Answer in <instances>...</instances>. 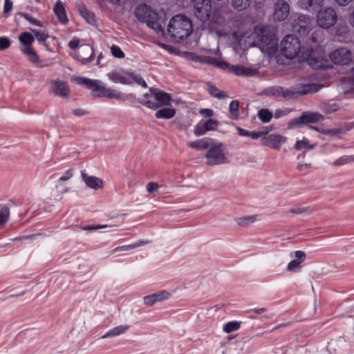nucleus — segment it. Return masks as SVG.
Returning <instances> with one entry per match:
<instances>
[{"label": "nucleus", "mask_w": 354, "mask_h": 354, "mask_svg": "<svg viewBox=\"0 0 354 354\" xmlns=\"http://www.w3.org/2000/svg\"><path fill=\"white\" fill-rule=\"evenodd\" d=\"M339 109V105L335 102L324 103L322 105V110L326 113H331Z\"/></svg>", "instance_id": "79ce46f5"}, {"label": "nucleus", "mask_w": 354, "mask_h": 354, "mask_svg": "<svg viewBox=\"0 0 354 354\" xmlns=\"http://www.w3.org/2000/svg\"><path fill=\"white\" fill-rule=\"evenodd\" d=\"M131 72L112 71L106 74L109 80L114 83L131 84Z\"/></svg>", "instance_id": "6ab92c4d"}, {"label": "nucleus", "mask_w": 354, "mask_h": 354, "mask_svg": "<svg viewBox=\"0 0 354 354\" xmlns=\"http://www.w3.org/2000/svg\"><path fill=\"white\" fill-rule=\"evenodd\" d=\"M257 221L256 215H250L239 217L235 219L236 223L243 227H246Z\"/></svg>", "instance_id": "c756f323"}, {"label": "nucleus", "mask_w": 354, "mask_h": 354, "mask_svg": "<svg viewBox=\"0 0 354 354\" xmlns=\"http://www.w3.org/2000/svg\"><path fill=\"white\" fill-rule=\"evenodd\" d=\"M135 15L139 21L145 23L149 28L156 32L164 34V26L167 19L163 12H157L151 6L141 4L136 8Z\"/></svg>", "instance_id": "7ed1b4c3"}, {"label": "nucleus", "mask_w": 354, "mask_h": 354, "mask_svg": "<svg viewBox=\"0 0 354 354\" xmlns=\"http://www.w3.org/2000/svg\"><path fill=\"white\" fill-rule=\"evenodd\" d=\"M324 120L323 115L317 113L304 112L299 118L290 122L289 125L292 128L300 127L301 124L315 123Z\"/></svg>", "instance_id": "2eb2a0df"}, {"label": "nucleus", "mask_w": 354, "mask_h": 354, "mask_svg": "<svg viewBox=\"0 0 354 354\" xmlns=\"http://www.w3.org/2000/svg\"><path fill=\"white\" fill-rule=\"evenodd\" d=\"M52 90L55 95L66 97L68 95V87L66 82L61 80L51 82Z\"/></svg>", "instance_id": "4be33fe9"}, {"label": "nucleus", "mask_w": 354, "mask_h": 354, "mask_svg": "<svg viewBox=\"0 0 354 354\" xmlns=\"http://www.w3.org/2000/svg\"><path fill=\"white\" fill-rule=\"evenodd\" d=\"M153 295L156 302L168 299L171 296V294L167 290L158 291Z\"/></svg>", "instance_id": "37998d69"}, {"label": "nucleus", "mask_w": 354, "mask_h": 354, "mask_svg": "<svg viewBox=\"0 0 354 354\" xmlns=\"http://www.w3.org/2000/svg\"><path fill=\"white\" fill-rule=\"evenodd\" d=\"M349 28L346 25H339L336 28L335 35L339 37H344L348 32Z\"/></svg>", "instance_id": "de8ad7c7"}, {"label": "nucleus", "mask_w": 354, "mask_h": 354, "mask_svg": "<svg viewBox=\"0 0 354 354\" xmlns=\"http://www.w3.org/2000/svg\"><path fill=\"white\" fill-rule=\"evenodd\" d=\"M78 11L80 15L90 24L94 25L95 23V18L94 15L88 11L86 8L81 4L78 6Z\"/></svg>", "instance_id": "cd10ccee"}, {"label": "nucleus", "mask_w": 354, "mask_h": 354, "mask_svg": "<svg viewBox=\"0 0 354 354\" xmlns=\"http://www.w3.org/2000/svg\"><path fill=\"white\" fill-rule=\"evenodd\" d=\"M245 37L249 46L258 45L262 48L271 49L277 45L274 30L271 26H258L248 37Z\"/></svg>", "instance_id": "20e7f679"}, {"label": "nucleus", "mask_w": 354, "mask_h": 354, "mask_svg": "<svg viewBox=\"0 0 354 354\" xmlns=\"http://www.w3.org/2000/svg\"><path fill=\"white\" fill-rule=\"evenodd\" d=\"M71 55L83 64L89 63L94 59L93 48L87 44L80 46L77 50L74 51Z\"/></svg>", "instance_id": "dca6fc26"}, {"label": "nucleus", "mask_w": 354, "mask_h": 354, "mask_svg": "<svg viewBox=\"0 0 354 354\" xmlns=\"http://www.w3.org/2000/svg\"><path fill=\"white\" fill-rule=\"evenodd\" d=\"M205 123L209 131H214L218 127V122L214 119L205 120Z\"/></svg>", "instance_id": "603ef678"}, {"label": "nucleus", "mask_w": 354, "mask_h": 354, "mask_svg": "<svg viewBox=\"0 0 354 354\" xmlns=\"http://www.w3.org/2000/svg\"><path fill=\"white\" fill-rule=\"evenodd\" d=\"M329 58L334 64L344 66L352 62L353 55L348 48L341 47L331 52Z\"/></svg>", "instance_id": "f8f14e48"}, {"label": "nucleus", "mask_w": 354, "mask_h": 354, "mask_svg": "<svg viewBox=\"0 0 354 354\" xmlns=\"http://www.w3.org/2000/svg\"><path fill=\"white\" fill-rule=\"evenodd\" d=\"M32 33L34 34L35 38L39 41V43L42 44L43 45L47 46L46 44V40L48 37V35L44 31H39L37 30H31Z\"/></svg>", "instance_id": "a19ab883"}, {"label": "nucleus", "mask_w": 354, "mask_h": 354, "mask_svg": "<svg viewBox=\"0 0 354 354\" xmlns=\"http://www.w3.org/2000/svg\"><path fill=\"white\" fill-rule=\"evenodd\" d=\"M53 11L61 22L66 23L68 21V18L66 14L64 7L63 6L62 2L60 0H58L55 3L53 8Z\"/></svg>", "instance_id": "a878e982"}, {"label": "nucleus", "mask_w": 354, "mask_h": 354, "mask_svg": "<svg viewBox=\"0 0 354 354\" xmlns=\"http://www.w3.org/2000/svg\"><path fill=\"white\" fill-rule=\"evenodd\" d=\"M79 44H80V40L77 37H73L69 42L68 44V46L70 47V48L71 49H73V50H76L78 46H79Z\"/></svg>", "instance_id": "e2e57ef3"}, {"label": "nucleus", "mask_w": 354, "mask_h": 354, "mask_svg": "<svg viewBox=\"0 0 354 354\" xmlns=\"http://www.w3.org/2000/svg\"><path fill=\"white\" fill-rule=\"evenodd\" d=\"M77 81L80 84L84 85L86 87L91 89L94 95L116 100L122 97L120 92L111 88H106L100 80L80 77Z\"/></svg>", "instance_id": "6e6552de"}, {"label": "nucleus", "mask_w": 354, "mask_h": 354, "mask_svg": "<svg viewBox=\"0 0 354 354\" xmlns=\"http://www.w3.org/2000/svg\"><path fill=\"white\" fill-rule=\"evenodd\" d=\"M19 15H21L22 17H24L25 19H26L32 25L37 26L39 27L43 26L42 24L39 21H38L37 19L32 17L28 13L20 12Z\"/></svg>", "instance_id": "a18cd8bd"}, {"label": "nucleus", "mask_w": 354, "mask_h": 354, "mask_svg": "<svg viewBox=\"0 0 354 354\" xmlns=\"http://www.w3.org/2000/svg\"><path fill=\"white\" fill-rule=\"evenodd\" d=\"M230 71L238 76L252 77L257 74V70L256 69L239 65L231 66Z\"/></svg>", "instance_id": "b1692460"}, {"label": "nucleus", "mask_w": 354, "mask_h": 354, "mask_svg": "<svg viewBox=\"0 0 354 354\" xmlns=\"http://www.w3.org/2000/svg\"><path fill=\"white\" fill-rule=\"evenodd\" d=\"M354 162V154L350 156H343L336 159L333 165L335 166H342L348 163Z\"/></svg>", "instance_id": "4c0bfd02"}, {"label": "nucleus", "mask_w": 354, "mask_h": 354, "mask_svg": "<svg viewBox=\"0 0 354 354\" xmlns=\"http://www.w3.org/2000/svg\"><path fill=\"white\" fill-rule=\"evenodd\" d=\"M295 259L290 261L287 266L286 270L289 272H298L301 267V263L305 261L306 253L302 250H297L295 252Z\"/></svg>", "instance_id": "aec40b11"}, {"label": "nucleus", "mask_w": 354, "mask_h": 354, "mask_svg": "<svg viewBox=\"0 0 354 354\" xmlns=\"http://www.w3.org/2000/svg\"><path fill=\"white\" fill-rule=\"evenodd\" d=\"M322 87L321 84L313 83L308 80H301L292 87V96L295 97L296 95L315 93Z\"/></svg>", "instance_id": "9b49d317"}, {"label": "nucleus", "mask_w": 354, "mask_h": 354, "mask_svg": "<svg viewBox=\"0 0 354 354\" xmlns=\"http://www.w3.org/2000/svg\"><path fill=\"white\" fill-rule=\"evenodd\" d=\"M199 113L205 118H210L213 115L214 111L210 109H201Z\"/></svg>", "instance_id": "052dcab7"}, {"label": "nucleus", "mask_w": 354, "mask_h": 354, "mask_svg": "<svg viewBox=\"0 0 354 354\" xmlns=\"http://www.w3.org/2000/svg\"><path fill=\"white\" fill-rule=\"evenodd\" d=\"M214 140L209 138H204L188 142V146L192 149L198 150H207L210 147Z\"/></svg>", "instance_id": "393cba45"}, {"label": "nucleus", "mask_w": 354, "mask_h": 354, "mask_svg": "<svg viewBox=\"0 0 354 354\" xmlns=\"http://www.w3.org/2000/svg\"><path fill=\"white\" fill-rule=\"evenodd\" d=\"M205 163L208 166L228 164L230 162L229 152L226 147L221 142L214 140L205 155Z\"/></svg>", "instance_id": "423d86ee"}, {"label": "nucleus", "mask_w": 354, "mask_h": 354, "mask_svg": "<svg viewBox=\"0 0 354 354\" xmlns=\"http://www.w3.org/2000/svg\"><path fill=\"white\" fill-rule=\"evenodd\" d=\"M251 0H231L232 7L237 11H243L250 6Z\"/></svg>", "instance_id": "7c9ffc66"}, {"label": "nucleus", "mask_w": 354, "mask_h": 354, "mask_svg": "<svg viewBox=\"0 0 354 354\" xmlns=\"http://www.w3.org/2000/svg\"><path fill=\"white\" fill-rule=\"evenodd\" d=\"M315 145L309 144L307 139L304 138L301 140H297L295 145V148L297 150H312L315 148Z\"/></svg>", "instance_id": "c9c22d12"}, {"label": "nucleus", "mask_w": 354, "mask_h": 354, "mask_svg": "<svg viewBox=\"0 0 354 354\" xmlns=\"http://www.w3.org/2000/svg\"><path fill=\"white\" fill-rule=\"evenodd\" d=\"M290 11V5L284 0H278L274 4L272 17L274 21L281 22L288 19Z\"/></svg>", "instance_id": "ddd939ff"}, {"label": "nucleus", "mask_w": 354, "mask_h": 354, "mask_svg": "<svg viewBox=\"0 0 354 354\" xmlns=\"http://www.w3.org/2000/svg\"><path fill=\"white\" fill-rule=\"evenodd\" d=\"M240 328V322H230L223 326V330L230 333L233 331L237 330Z\"/></svg>", "instance_id": "c03bdc74"}, {"label": "nucleus", "mask_w": 354, "mask_h": 354, "mask_svg": "<svg viewBox=\"0 0 354 354\" xmlns=\"http://www.w3.org/2000/svg\"><path fill=\"white\" fill-rule=\"evenodd\" d=\"M239 102L237 100H233L230 102L229 106V111L231 118L237 119L239 118Z\"/></svg>", "instance_id": "58836bf2"}, {"label": "nucleus", "mask_w": 354, "mask_h": 354, "mask_svg": "<svg viewBox=\"0 0 354 354\" xmlns=\"http://www.w3.org/2000/svg\"><path fill=\"white\" fill-rule=\"evenodd\" d=\"M171 101L169 93L156 88H150L149 92L138 99V102L151 109H158L160 106H169Z\"/></svg>", "instance_id": "0eeeda50"}, {"label": "nucleus", "mask_w": 354, "mask_h": 354, "mask_svg": "<svg viewBox=\"0 0 354 354\" xmlns=\"http://www.w3.org/2000/svg\"><path fill=\"white\" fill-rule=\"evenodd\" d=\"M19 41L21 44L20 51L28 57V59L32 64L39 67H44L46 65L43 64L40 60L37 52L32 48V44L35 41L34 35L29 32H23L19 35Z\"/></svg>", "instance_id": "1a4fd4ad"}, {"label": "nucleus", "mask_w": 354, "mask_h": 354, "mask_svg": "<svg viewBox=\"0 0 354 354\" xmlns=\"http://www.w3.org/2000/svg\"><path fill=\"white\" fill-rule=\"evenodd\" d=\"M266 312H267V309L265 308H260L254 309L253 310L254 315H251L250 317L255 319V318H257V315H263L264 313H266Z\"/></svg>", "instance_id": "338daca9"}, {"label": "nucleus", "mask_w": 354, "mask_h": 354, "mask_svg": "<svg viewBox=\"0 0 354 354\" xmlns=\"http://www.w3.org/2000/svg\"><path fill=\"white\" fill-rule=\"evenodd\" d=\"M12 9V2L10 0H5L3 13H9Z\"/></svg>", "instance_id": "680f3d73"}, {"label": "nucleus", "mask_w": 354, "mask_h": 354, "mask_svg": "<svg viewBox=\"0 0 354 354\" xmlns=\"http://www.w3.org/2000/svg\"><path fill=\"white\" fill-rule=\"evenodd\" d=\"M131 84L133 82V81L136 82L138 84L140 85L141 86H142L143 88H147V84L146 83V82L145 81V80L141 77L140 76L133 73H131Z\"/></svg>", "instance_id": "49530a36"}, {"label": "nucleus", "mask_w": 354, "mask_h": 354, "mask_svg": "<svg viewBox=\"0 0 354 354\" xmlns=\"http://www.w3.org/2000/svg\"><path fill=\"white\" fill-rule=\"evenodd\" d=\"M209 131L205 121L201 120L194 126V133L196 136H201Z\"/></svg>", "instance_id": "f704fd0d"}, {"label": "nucleus", "mask_w": 354, "mask_h": 354, "mask_svg": "<svg viewBox=\"0 0 354 354\" xmlns=\"http://www.w3.org/2000/svg\"><path fill=\"white\" fill-rule=\"evenodd\" d=\"M131 249H134L133 243L127 245L118 246L114 249L113 252L127 251Z\"/></svg>", "instance_id": "0e129e2a"}, {"label": "nucleus", "mask_w": 354, "mask_h": 354, "mask_svg": "<svg viewBox=\"0 0 354 354\" xmlns=\"http://www.w3.org/2000/svg\"><path fill=\"white\" fill-rule=\"evenodd\" d=\"M109 227H111V226L108 225H87V226L82 227L81 228L82 230L91 231V230H100V229H104V228H107Z\"/></svg>", "instance_id": "8fccbe9b"}, {"label": "nucleus", "mask_w": 354, "mask_h": 354, "mask_svg": "<svg viewBox=\"0 0 354 354\" xmlns=\"http://www.w3.org/2000/svg\"><path fill=\"white\" fill-rule=\"evenodd\" d=\"M348 22L350 25L354 28V8L352 9L351 12L348 15Z\"/></svg>", "instance_id": "774afa93"}, {"label": "nucleus", "mask_w": 354, "mask_h": 354, "mask_svg": "<svg viewBox=\"0 0 354 354\" xmlns=\"http://www.w3.org/2000/svg\"><path fill=\"white\" fill-rule=\"evenodd\" d=\"M146 189L149 193H153L158 189V185L156 183L150 182L147 184Z\"/></svg>", "instance_id": "6e6d98bb"}, {"label": "nucleus", "mask_w": 354, "mask_h": 354, "mask_svg": "<svg viewBox=\"0 0 354 354\" xmlns=\"http://www.w3.org/2000/svg\"><path fill=\"white\" fill-rule=\"evenodd\" d=\"M324 0H299L297 4L301 9L311 12L316 11L324 5Z\"/></svg>", "instance_id": "5701e85b"}, {"label": "nucleus", "mask_w": 354, "mask_h": 354, "mask_svg": "<svg viewBox=\"0 0 354 354\" xmlns=\"http://www.w3.org/2000/svg\"><path fill=\"white\" fill-rule=\"evenodd\" d=\"M73 175V170L68 169L59 178V181H66L72 178Z\"/></svg>", "instance_id": "4d7b16f0"}, {"label": "nucleus", "mask_w": 354, "mask_h": 354, "mask_svg": "<svg viewBox=\"0 0 354 354\" xmlns=\"http://www.w3.org/2000/svg\"><path fill=\"white\" fill-rule=\"evenodd\" d=\"M259 118L263 123L270 122L272 118V113L268 109H261L259 111L257 114Z\"/></svg>", "instance_id": "e433bc0d"}, {"label": "nucleus", "mask_w": 354, "mask_h": 354, "mask_svg": "<svg viewBox=\"0 0 354 354\" xmlns=\"http://www.w3.org/2000/svg\"><path fill=\"white\" fill-rule=\"evenodd\" d=\"M264 93L268 96L282 97L285 98H293L292 87L286 88L280 86H274L267 88Z\"/></svg>", "instance_id": "f3484780"}, {"label": "nucleus", "mask_w": 354, "mask_h": 354, "mask_svg": "<svg viewBox=\"0 0 354 354\" xmlns=\"http://www.w3.org/2000/svg\"><path fill=\"white\" fill-rule=\"evenodd\" d=\"M286 137L278 133L266 134L261 138V145L275 150H280L281 146L286 143Z\"/></svg>", "instance_id": "4468645a"}, {"label": "nucleus", "mask_w": 354, "mask_h": 354, "mask_svg": "<svg viewBox=\"0 0 354 354\" xmlns=\"http://www.w3.org/2000/svg\"><path fill=\"white\" fill-rule=\"evenodd\" d=\"M348 81L351 88L354 89V66L351 68L348 73Z\"/></svg>", "instance_id": "bf43d9fd"}, {"label": "nucleus", "mask_w": 354, "mask_h": 354, "mask_svg": "<svg viewBox=\"0 0 354 354\" xmlns=\"http://www.w3.org/2000/svg\"><path fill=\"white\" fill-rule=\"evenodd\" d=\"M129 328L128 325H120L110 329L106 333H105L102 338H109L111 337H115L124 333Z\"/></svg>", "instance_id": "bb28decb"}, {"label": "nucleus", "mask_w": 354, "mask_h": 354, "mask_svg": "<svg viewBox=\"0 0 354 354\" xmlns=\"http://www.w3.org/2000/svg\"><path fill=\"white\" fill-rule=\"evenodd\" d=\"M10 216L9 209L3 205H0V225L5 224Z\"/></svg>", "instance_id": "ea45409f"}, {"label": "nucleus", "mask_w": 354, "mask_h": 354, "mask_svg": "<svg viewBox=\"0 0 354 354\" xmlns=\"http://www.w3.org/2000/svg\"><path fill=\"white\" fill-rule=\"evenodd\" d=\"M209 131L205 121L201 120L194 126V133L196 136H201Z\"/></svg>", "instance_id": "72a5a7b5"}, {"label": "nucleus", "mask_w": 354, "mask_h": 354, "mask_svg": "<svg viewBox=\"0 0 354 354\" xmlns=\"http://www.w3.org/2000/svg\"><path fill=\"white\" fill-rule=\"evenodd\" d=\"M195 16L202 22H209L214 28L215 26L224 22L222 10L220 7L212 8L211 0H192Z\"/></svg>", "instance_id": "f03ea898"}, {"label": "nucleus", "mask_w": 354, "mask_h": 354, "mask_svg": "<svg viewBox=\"0 0 354 354\" xmlns=\"http://www.w3.org/2000/svg\"><path fill=\"white\" fill-rule=\"evenodd\" d=\"M143 301H144V304L148 306H151L155 303H156L153 294L144 297Z\"/></svg>", "instance_id": "5fc2aeb1"}, {"label": "nucleus", "mask_w": 354, "mask_h": 354, "mask_svg": "<svg viewBox=\"0 0 354 354\" xmlns=\"http://www.w3.org/2000/svg\"><path fill=\"white\" fill-rule=\"evenodd\" d=\"M112 55L117 58H123L124 53L122 51L121 48L117 46L113 45L111 48Z\"/></svg>", "instance_id": "09e8293b"}, {"label": "nucleus", "mask_w": 354, "mask_h": 354, "mask_svg": "<svg viewBox=\"0 0 354 354\" xmlns=\"http://www.w3.org/2000/svg\"><path fill=\"white\" fill-rule=\"evenodd\" d=\"M308 47L301 46L300 41L292 35H286L281 41V53L288 59L297 57L300 62L306 61L313 68L322 66V64L316 59V54L319 50V41L311 37Z\"/></svg>", "instance_id": "f257e3e1"}, {"label": "nucleus", "mask_w": 354, "mask_h": 354, "mask_svg": "<svg viewBox=\"0 0 354 354\" xmlns=\"http://www.w3.org/2000/svg\"><path fill=\"white\" fill-rule=\"evenodd\" d=\"M268 133V131H250L249 137H251L252 139H258L262 136H265Z\"/></svg>", "instance_id": "13d9d810"}, {"label": "nucleus", "mask_w": 354, "mask_h": 354, "mask_svg": "<svg viewBox=\"0 0 354 354\" xmlns=\"http://www.w3.org/2000/svg\"><path fill=\"white\" fill-rule=\"evenodd\" d=\"M337 13L331 7L319 9L316 19L317 25L322 28H329L337 21Z\"/></svg>", "instance_id": "9d476101"}, {"label": "nucleus", "mask_w": 354, "mask_h": 354, "mask_svg": "<svg viewBox=\"0 0 354 354\" xmlns=\"http://www.w3.org/2000/svg\"><path fill=\"white\" fill-rule=\"evenodd\" d=\"M151 242V241L150 240H147V239L138 240V241L133 243V245L134 248H136L138 247H141V246L147 245V244L150 243Z\"/></svg>", "instance_id": "69168bd1"}, {"label": "nucleus", "mask_w": 354, "mask_h": 354, "mask_svg": "<svg viewBox=\"0 0 354 354\" xmlns=\"http://www.w3.org/2000/svg\"><path fill=\"white\" fill-rule=\"evenodd\" d=\"M192 30V21L189 18L182 15L173 17L167 26L169 36L177 42L188 37Z\"/></svg>", "instance_id": "39448f33"}, {"label": "nucleus", "mask_w": 354, "mask_h": 354, "mask_svg": "<svg viewBox=\"0 0 354 354\" xmlns=\"http://www.w3.org/2000/svg\"><path fill=\"white\" fill-rule=\"evenodd\" d=\"M176 111L171 108H163L156 111L155 115L158 119H171L174 117Z\"/></svg>", "instance_id": "c85d7f7f"}, {"label": "nucleus", "mask_w": 354, "mask_h": 354, "mask_svg": "<svg viewBox=\"0 0 354 354\" xmlns=\"http://www.w3.org/2000/svg\"><path fill=\"white\" fill-rule=\"evenodd\" d=\"M207 90L209 93L219 100L225 99L227 97V95L223 93V91H220L218 88H216L214 85L208 84H207Z\"/></svg>", "instance_id": "2f4dec72"}, {"label": "nucleus", "mask_w": 354, "mask_h": 354, "mask_svg": "<svg viewBox=\"0 0 354 354\" xmlns=\"http://www.w3.org/2000/svg\"><path fill=\"white\" fill-rule=\"evenodd\" d=\"M209 131L205 121L201 120L194 126V133L196 136H201Z\"/></svg>", "instance_id": "473e14b6"}, {"label": "nucleus", "mask_w": 354, "mask_h": 354, "mask_svg": "<svg viewBox=\"0 0 354 354\" xmlns=\"http://www.w3.org/2000/svg\"><path fill=\"white\" fill-rule=\"evenodd\" d=\"M81 176L86 185L93 189H99L103 186V181L98 177L88 175L84 171H81Z\"/></svg>", "instance_id": "412c9836"}, {"label": "nucleus", "mask_w": 354, "mask_h": 354, "mask_svg": "<svg viewBox=\"0 0 354 354\" xmlns=\"http://www.w3.org/2000/svg\"><path fill=\"white\" fill-rule=\"evenodd\" d=\"M310 209V207H297L290 209L289 212L292 214H301L306 212H308Z\"/></svg>", "instance_id": "864d4df0"}, {"label": "nucleus", "mask_w": 354, "mask_h": 354, "mask_svg": "<svg viewBox=\"0 0 354 354\" xmlns=\"http://www.w3.org/2000/svg\"><path fill=\"white\" fill-rule=\"evenodd\" d=\"M310 18L307 15H299L293 23V29L300 35H305L309 31Z\"/></svg>", "instance_id": "a211bd4d"}, {"label": "nucleus", "mask_w": 354, "mask_h": 354, "mask_svg": "<svg viewBox=\"0 0 354 354\" xmlns=\"http://www.w3.org/2000/svg\"><path fill=\"white\" fill-rule=\"evenodd\" d=\"M11 44L10 41L6 37H0V50H3L10 47Z\"/></svg>", "instance_id": "3c124183"}]
</instances>
